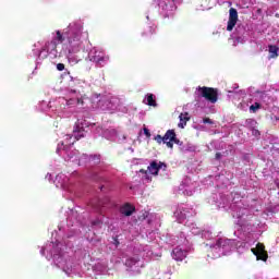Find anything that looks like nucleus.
<instances>
[{
	"instance_id": "nucleus-1",
	"label": "nucleus",
	"mask_w": 279,
	"mask_h": 279,
	"mask_svg": "<svg viewBox=\"0 0 279 279\" xmlns=\"http://www.w3.org/2000/svg\"><path fill=\"white\" fill-rule=\"evenodd\" d=\"M58 40L60 44L66 40L69 53H78L82 49V26L77 24H71L68 31L61 34L60 31H57L56 39L48 43V50L56 51L58 49Z\"/></svg>"
},
{
	"instance_id": "nucleus-2",
	"label": "nucleus",
	"mask_w": 279,
	"mask_h": 279,
	"mask_svg": "<svg viewBox=\"0 0 279 279\" xmlns=\"http://www.w3.org/2000/svg\"><path fill=\"white\" fill-rule=\"evenodd\" d=\"M155 141L158 145L165 143L169 149H173V143L175 145H180V140H178V135L174 130H168L163 136L156 135Z\"/></svg>"
},
{
	"instance_id": "nucleus-3",
	"label": "nucleus",
	"mask_w": 279,
	"mask_h": 279,
	"mask_svg": "<svg viewBox=\"0 0 279 279\" xmlns=\"http://www.w3.org/2000/svg\"><path fill=\"white\" fill-rule=\"evenodd\" d=\"M196 90L198 93V97H204V99L210 101V104H217L219 99V90L217 88L198 86Z\"/></svg>"
},
{
	"instance_id": "nucleus-4",
	"label": "nucleus",
	"mask_w": 279,
	"mask_h": 279,
	"mask_svg": "<svg viewBox=\"0 0 279 279\" xmlns=\"http://www.w3.org/2000/svg\"><path fill=\"white\" fill-rule=\"evenodd\" d=\"M160 169H162V171H167V163L158 160H153L148 166V173H150V175H158Z\"/></svg>"
},
{
	"instance_id": "nucleus-5",
	"label": "nucleus",
	"mask_w": 279,
	"mask_h": 279,
	"mask_svg": "<svg viewBox=\"0 0 279 279\" xmlns=\"http://www.w3.org/2000/svg\"><path fill=\"white\" fill-rule=\"evenodd\" d=\"M238 21H239V12L236 11V9L231 8L229 10V21L227 24V32H232L236 26Z\"/></svg>"
},
{
	"instance_id": "nucleus-6",
	"label": "nucleus",
	"mask_w": 279,
	"mask_h": 279,
	"mask_svg": "<svg viewBox=\"0 0 279 279\" xmlns=\"http://www.w3.org/2000/svg\"><path fill=\"white\" fill-rule=\"evenodd\" d=\"M189 252L186 250L180 248V246H177L172 250L171 256L173 260H177V263H182L184 258H186Z\"/></svg>"
},
{
	"instance_id": "nucleus-7",
	"label": "nucleus",
	"mask_w": 279,
	"mask_h": 279,
	"mask_svg": "<svg viewBox=\"0 0 279 279\" xmlns=\"http://www.w3.org/2000/svg\"><path fill=\"white\" fill-rule=\"evenodd\" d=\"M216 247H221L222 250H232V247H234V240L228 238H219L216 241Z\"/></svg>"
},
{
	"instance_id": "nucleus-8",
	"label": "nucleus",
	"mask_w": 279,
	"mask_h": 279,
	"mask_svg": "<svg viewBox=\"0 0 279 279\" xmlns=\"http://www.w3.org/2000/svg\"><path fill=\"white\" fill-rule=\"evenodd\" d=\"M136 213V207H134L130 203H125L120 207V214L123 215L124 217H132Z\"/></svg>"
},
{
	"instance_id": "nucleus-9",
	"label": "nucleus",
	"mask_w": 279,
	"mask_h": 279,
	"mask_svg": "<svg viewBox=\"0 0 279 279\" xmlns=\"http://www.w3.org/2000/svg\"><path fill=\"white\" fill-rule=\"evenodd\" d=\"M101 160L100 155H83L80 159V162L85 161V162H94V165H99Z\"/></svg>"
},
{
	"instance_id": "nucleus-10",
	"label": "nucleus",
	"mask_w": 279,
	"mask_h": 279,
	"mask_svg": "<svg viewBox=\"0 0 279 279\" xmlns=\"http://www.w3.org/2000/svg\"><path fill=\"white\" fill-rule=\"evenodd\" d=\"M106 52L101 51V50H97V49H93L89 52V60L90 62H99V59L102 57V54H105Z\"/></svg>"
},
{
	"instance_id": "nucleus-11",
	"label": "nucleus",
	"mask_w": 279,
	"mask_h": 279,
	"mask_svg": "<svg viewBox=\"0 0 279 279\" xmlns=\"http://www.w3.org/2000/svg\"><path fill=\"white\" fill-rule=\"evenodd\" d=\"M179 119L180 123L178 124V128L184 130V128H186V122L191 121V116H189V112L180 113Z\"/></svg>"
},
{
	"instance_id": "nucleus-12",
	"label": "nucleus",
	"mask_w": 279,
	"mask_h": 279,
	"mask_svg": "<svg viewBox=\"0 0 279 279\" xmlns=\"http://www.w3.org/2000/svg\"><path fill=\"white\" fill-rule=\"evenodd\" d=\"M145 105L156 108L158 106V102H156V96H154V94H147Z\"/></svg>"
},
{
	"instance_id": "nucleus-13",
	"label": "nucleus",
	"mask_w": 279,
	"mask_h": 279,
	"mask_svg": "<svg viewBox=\"0 0 279 279\" xmlns=\"http://www.w3.org/2000/svg\"><path fill=\"white\" fill-rule=\"evenodd\" d=\"M108 60H110V57L105 52L102 57L99 58V61L96 62V64L98 66H106V64H108Z\"/></svg>"
},
{
	"instance_id": "nucleus-14",
	"label": "nucleus",
	"mask_w": 279,
	"mask_h": 279,
	"mask_svg": "<svg viewBox=\"0 0 279 279\" xmlns=\"http://www.w3.org/2000/svg\"><path fill=\"white\" fill-rule=\"evenodd\" d=\"M268 51H269V58L270 59H274V58H277L278 57V46H274V45H270L268 46Z\"/></svg>"
},
{
	"instance_id": "nucleus-15",
	"label": "nucleus",
	"mask_w": 279,
	"mask_h": 279,
	"mask_svg": "<svg viewBox=\"0 0 279 279\" xmlns=\"http://www.w3.org/2000/svg\"><path fill=\"white\" fill-rule=\"evenodd\" d=\"M257 260H263L264 263H267V259L269 258V255L267 254V251H264L262 253H254Z\"/></svg>"
},
{
	"instance_id": "nucleus-16",
	"label": "nucleus",
	"mask_w": 279,
	"mask_h": 279,
	"mask_svg": "<svg viewBox=\"0 0 279 279\" xmlns=\"http://www.w3.org/2000/svg\"><path fill=\"white\" fill-rule=\"evenodd\" d=\"M138 260H140L138 257H130L125 260L124 265L125 267L132 268L134 267V265H136V263H138Z\"/></svg>"
},
{
	"instance_id": "nucleus-17",
	"label": "nucleus",
	"mask_w": 279,
	"mask_h": 279,
	"mask_svg": "<svg viewBox=\"0 0 279 279\" xmlns=\"http://www.w3.org/2000/svg\"><path fill=\"white\" fill-rule=\"evenodd\" d=\"M74 138L75 141H80L81 138H84V129H81V130H74Z\"/></svg>"
},
{
	"instance_id": "nucleus-18",
	"label": "nucleus",
	"mask_w": 279,
	"mask_h": 279,
	"mask_svg": "<svg viewBox=\"0 0 279 279\" xmlns=\"http://www.w3.org/2000/svg\"><path fill=\"white\" fill-rule=\"evenodd\" d=\"M252 252H253V254L266 252L265 251V244L257 243L256 248H252Z\"/></svg>"
},
{
	"instance_id": "nucleus-19",
	"label": "nucleus",
	"mask_w": 279,
	"mask_h": 279,
	"mask_svg": "<svg viewBox=\"0 0 279 279\" xmlns=\"http://www.w3.org/2000/svg\"><path fill=\"white\" fill-rule=\"evenodd\" d=\"M154 34H156V31L154 28L149 27L147 32H144L142 34V36H146L147 38H151V36H154Z\"/></svg>"
},
{
	"instance_id": "nucleus-20",
	"label": "nucleus",
	"mask_w": 279,
	"mask_h": 279,
	"mask_svg": "<svg viewBox=\"0 0 279 279\" xmlns=\"http://www.w3.org/2000/svg\"><path fill=\"white\" fill-rule=\"evenodd\" d=\"M250 110L252 112H256L257 110H260V104L259 102H255L254 105H251Z\"/></svg>"
},
{
	"instance_id": "nucleus-21",
	"label": "nucleus",
	"mask_w": 279,
	"mask_h": 279,
	"mask_svg": "<svg viewBox=\"0 0 279 279\" xmlns=\"http://www.w3.org/2000/svg\"><path fill=\"white\" fill-rule=\"evenodd\" d=\"M144 134L147 138H151V133L149 132V129L144 128Z\"/></svg>"
},
{
	"instance_id": "nucleus-22",
	"label": "nucleus",
	"mask_w": 279,
	"mask_h": 279,
	"mask_svg": "<svg viewBox=\"0 0 279 279\" xmlns=\"http://www.w3.org/2000/svg\"><path fill=\"white\" fill-rule=\"evenodd\" d=\"M203 123H205V124L208 123L209 125H213L214 122H213V120H210V118H204Z\"/></svg>"
},
{
	"instance_id": "nucleus-23",
	"label": "nucleus",
	"mask_w": 279,
	"mask_h": 279,
	"mask_svg": "<svg viewBox=\"0 0 279 279\" xmlns=\"http://www.w3.org/2000/svg\"><path fill=\"white\" fill-rule=\"evenodd\" d=\"M57 69H58L59 71H64V63H58V64H57Z\"/></svg>"
},
{
	"instance_id": "nucleus-24",
	"label": "nucleus",
	"mask_w": 279,
	"mask_h": 279,
	"mask_svg": "<svg viewBox=\"0 0 279 279\" xmlns=\"http://www.w3.org/2000/svg\"><path fill=\"white\" fill-rule=\"evenodd\" d=\"M215 158H216V160H221V153H216Z\"/></svg>"
},
{
	"instance_id": "nucleus-25",
	"label": "nucleus",
	"mask_w": 279,
	"mask_h": 279,
	"mask_svg": "<svg viewBox=\"0 0 279 279\" xmlns=\"http://www.w3.org/2000/svg\"><path fill=\"white\" fill-rule=\"evenodd\" d=\"M149 172V170H145V169H141L140 170V173H145V174H147Z\"/></svg>"
},
{
	"instance_id": "nucleus-26",
	"label": "nucleus",
	"mask_w": 279,
	"mask_h": 279,
	"mask_svg": "<svg viewBox=\"0 0 279 279\" xmlns=\"http://www.w3.org/2000/svg\"><path fill=\"white\" fill-rule=\"evenodd\" d=\"M73 138V135H66V141H71Z\"/></svg>"
},
{
	"instance_id": "nucleus-27",
	"label": "nucleus",
	"mask_w": 279,
	"mask_h": 279,
	"mask_svg": "<svg viewBox=\"0 0 279 279\" xmlns=\"http://www.w3.org/2000/svg\"><path fill=\"white\" fill-rule=\"evenodd\" d=\"M255 134H260L258 131H255Z\"/></svg>"
},
{
	"instance_id": "nucleus-28",
	"label": "nucleus",
	"mask_w": 279,
	"mask_h": 279,
	"mask_svg": "<svg viewBox=\"0 0 279 279\" xmlns=\"http://www.w3.org/2000/svg\"><path fill=\"white\" fill-rule=\"evenodd\" d=\"M77 104H80V99H77Z\"/></svg>"
}]
</instances>
